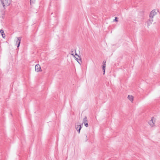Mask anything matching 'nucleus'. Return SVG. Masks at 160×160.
Masks as SVG:
<instances>
[{
	"instance_id": "obj_13",
	"label": "nucleus",
	"mask_w": 160,
	"mask_h": 160,
	"mask_svg": "<svg viewBox=\"0 0 160 160\" xmlns=\"http://www.w3.org/2000/svg\"><path fill=\"white\" fill-rule=\"evenodd\" d=\"M79 59H78L77 58H76L77 60L78 61V62L80 64H81V62H82L81 61V58H79Z\"/></svg>"
},
{
	"instance_id": "obj_18",
	"label": "nucleus",
	"mask_w": 160,
	"mask_h": 160,
	"mask_svg": "<svg viewBox=\"0 0 160 160\" xmlns=\"http://www.w3.org/2000/svg\"><path fill=\"white\" fill-rule=\"evenodd\" d=\"M106 62V61H103V63H104V64H105Z\"/></svg>"
},
{
	"instance_id": "obj_16",
	"label": "nucleus",
	"mask_w": 160,
	"mask_h": 160,
	"mask_svg": "<svg viewBox=\"0 0 160 160\" xmlns=\"http://www.w3.org/2000/svg\"><path fill=\"white\" fill-rule=\"evenodd\" d=\"M117 18H118L117 17H116L115 18V19H114L113 21L118 22V20L117 19Z\"/></svg>"
},
{
	"instance_id": "obj_4",
	"label": "nucleus",
	"mask_w": 160,
	"mask_h": 160,
	"mask_svg": "<svg viewBox=\"0 0 160 160\" xmlns=\"http://www.w3.org/2000/svg\"><path fill=\"white\" fill-rule=\"evenodd\" d=\"M17 40L16 41V44L17 45V47L18 48L20 46L21 39V37H17Z\"/></svg>"
},
{
	"instance_id": "obj_19",
	"label": "nucleus",
	"mask_w": 160,
	"mask_h": 160,
	"mask_svg": "<svg viewBox=\"0 0 160 160\" xmlns=\"http://www.w3.org/2000/svg\"><path fill=\"white\" fill-rule=\"evenodd\" d=\"M85 137H86V138H87V136L86 135H85Z\"/></svg>"
},
{
	"instance_id": "obj_20",
	"label": "nucleus",
	"mask_w": 160,
	"mask_h": 160,
	"mask_svg": "<svg viewBox=\"0 0 160 160\" xmlns=\"http://www.w3.org/2000/svg\"><path fill=\"white\" fill-rule=\"evenodd\" d=\"M2 0H0V1L1 2H2Z\"/></svg>"
},
{
	"instance_id": "obj_12",
	"label": "nucleus",
	"mask_w": 160,
	"mask_h": 160,
	"mask_svg": "<svg viewBox=\"0 0 160 160\" xmlns=\"http://www.w3.org/2000/svg\"><path fill=\"white\" fill-rule=\"evenodd\" d=\"M73 56L75 57L74 54V50L73 49H72L71 50V52L70 53Z\"/></svg>"
},
{
	"instance_id": "obj_7",
	"label": "nucleus",
	"mask_w": 160,
	"mask_h": 160,
	"mask_svg": "<svg viewBox=\"0 0 160 160\" xmlns=\"http://www.w3.org/2000/svg\"><path fill=\"white\" fill-rule=\"evenodd\" d=\"M152 118V119L150 120L149 122V124L152 127L154 126V123L153 122V120H152V118Z\"/></svg>"
},
{
	"instance_id": "obj_17",
	"label": "nucleus",
	"mask_w": 160,
	"mask_h": 160,
	"mask_svg": "<svg viewBox=\"0 0 160 160\" xmlns=\"http://www.w3.org/2000/svg\"><path fill=\"white\" fill-rule=\"evenodd\" d=\"M75 55H77L78 56V57L79 58V57L78 56V55L77 54V53H76V51L75 50Z\"/></svg>"
},
{
	"instance_id": "obj_11",
	"label": "nucleus",
	"mask_w": 160,
	"mask_h": 160,
	"mask_svg": "<svg viewBox=\"0 0 160 160\" xmlns=\"http://www.w3.org/2000/svg\"><path fill=\"white\" fill-rule=\"evenodd\" d=\"M88 122V119L86 116H85L84 118L83 121V123H85Z\"/></svg>"
},
{
	"instance_id": "obj_9",
	"label": "nucleus",
	"mask_w": 160,
	"mask_h": 160,
	"mask_svg": "<svg viewBox=\"0 0 160 160\" xmlns=\"http://www.w3.org/2000/svg\"><path fill=\"white\" fill-rule=\"evenodd\" d=\"M128 99L131 102H132L133 101V97L132 96L128 95Z\"/></svg>"
},
{
	"instance_id": "obj_5",
	"label": "nucleus",
	"mask_w": 160,
	"mask_h": 160,
	"mask_svg": "<svg viewBox=\"0 0 160 160\" xmlns=\"http://www.w3.org/2000/svg\"><path fill=\"white\" fill-rule=\"evenodd\" d=\"M41 67L40 65L37 64L35 66V70L36 71L38 72L41 71Z\"/></svg>"
},
{
	"instance_id": "obj_1",
	"label": "nucleus",
	"mask_w": 160,
	"mask_h": 160,
	"mask_svg": "<svg viewBox=\"0 0 160 160\" xmlns=\"http://www.w3.org/2000/svg\"><path fill=\"white\" fill-rule=\"evenodd\" d=\"M3 7L9 6L11 3V0H2L1 2Z\"/></svg>"
},
{
	"instance_id": "obj_10",
	"label": "nucleus",
	"mask_w": 160,
	"mask_h": 160,
	"mask_svg": "<svg viewBox=\"0 0 160 160\" xmlns=\"http://www.w3.org/2000/svg\"><path fill=\"white\" fill-rule=\"evenodd\" d=\"M106 67V64H103V65L102 66V68L103 71V74H104L105 72V68Z\"/></svg>"
},
{
	"instance_id": "obj_6",
	"label": "nucleus",
	"mask_w": 160,
	"mask_h": 160,
	"mask_svg": "<svg viewBox=\"0 0 160 160\" xmlns=\"http://www.w3.org/2000/svg\"><path fill=\"white\" fill-rule=\"evenodd\" d=\"M81 128L82 127L81 125H78L76 126V128L79 133L80 132V131Z\"/></svg>"
},
{
	"instance_id": "obj_3",
	"label": "nucleus",
	"mask_w": 160,
	"mask_h": 160,
	"mask_svg": "<svg viewBox=\"0 0 160 160\" xmlns=\"http://www.w3.org/2000/svg\"><path fill=\"white\" fill-rule=\"evenodd\" d=\"M153 21V19L151 18H150L149 19H148L146 22L148 27L152 24V22Z\"/></svg>"
},
{
	"instance_id": "obj_14",
	"label": "nucleus",
	"mask_w": 160,
	"mask_h": 160,
	"mask_svg": "<svg viewBox=\"0 0 160 160\" xmlns=\"http://www.w3.org/2000/svg\"><path fill=\"white\" fill-rule=\"evenodd\" d=\"M35 0H30V3L31 4V3H34L35 2Z\"/></svg>"
},
{
	"instance_id": "obj_8",
	"label": "nucleus",
	"mask_w": 160,
	"mask_h": 160,
	"mask_svg": "<svg viewBox=\"0 0 160 160\" xmlns=\"http://www.w3.org/2000/svg\"><path fill=\"white\" fill-rule=\"evenodd\" d=\"M0 32L2 34V38H5V35L4 34V31L2 29H1L0 31Z\"/></svg>"
},
{
	"instance_id": "obj_15",
	"label": "nucleus",
	"mask_w": 160,
	"mask_h": 160,
	"mask_svg": "<svg viewBox=\"0 0 160 160\" xmlns=\"http://www.w3.org/2000/svg\"><path fill=\"white\" fill-rule=\"evenodd\" d=\"M84 124L86 127H88V122L85 123H84Z\"/></svg>"
},
{
	"instance_id": "obj_2",
	"label": "nucleus",
	"mask_w": 160,
	"mask_h": 160,
	"mask_svg": "<svg viewBox=\"0 0 160 160\" xmlns=\"http://www.w3.org/2000/svg\"><path fill=\"white\" fill-rule=\"evenodd\" d=\"M158 12V11L157 10H156L155 9L152 10L151 12L149 15V18H153V17L157 14Z\"/></svg>"
}]
</instances>
